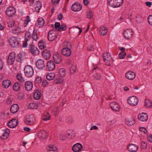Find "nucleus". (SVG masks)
Returning <instances> with one entry per match:
<instances>
[{"instance_id": "nucleus-1", "label": "nucleus", "mask_w": 152, "mask_h": 152, "mask_svg": "<svg viewBox=\"0 0 152 152\" xmlns=\"http://www.w3.org/2000/svg\"><path fill=\"white\" fill-rule=\"evenodd\" d=\"M109 5L113 8L120 7L123 2V0H107Z\"/></svg>"}, {"instance_id": "nucleus-2", "label": "nucleus", "mask_w": 152, "mask_h": 152, "mask_svg": "<svg viewBox=\"0 0 152 152\" xmlns=\"http://www.w3.org/2000/svg\"><path fill=\"white\" fill-rule=\"evenodd\" d=\"M24 71L25 75L28 77H31L34 73V70L30 65L26 66L24 68Z\"/></svg>"}, {"instance_id": "nucleus-3", "label": "nucleus", "mask_w": 152, "mask_h": 152, "mask_svg": "<svg viewBox=\"0 0 152 152\" xmlns=\"http://www.w3.org/2000/svg\"><path fill=\"white\" fill-rule=\"evenodd\" d=\"M35 118L32 115H30L26 116L25 118L24 123L28 125H33L35 122Z\"/></svg>"}, {"instance_id": "nucleus-4", "label": "nucleus", "mask_w": 152, "mask_h": 152, "mask_svg": "<svg viewBox=\"0 0 152 152\" xmlns=\"http://www.w3.org/2000/svg\"><path fill=\"white\" fill-rule=\"evenodd\" d=\"M138 101V99L134 96L129 97L127 100L128 103L132 106H135L137 105Z\"/></svg>"}, {"instance_id": "nucleus-5", "label": "nucleus", "mask_w": 152, "mask_h": 152, "mask_svg": "<svg viewBox=\"0 0 152 152\" xmlns=\"http://www.w3.org/2000/svg\"><path fill=\"white\" fill-rule=\"evenodd\" d=\"M29 50L33 54L36 55L39 53V51L38 49L30 42L28 47Z\"/></svg>"}, {"instance_id": "nucleus-6", "label": "nucleus", "mask_w": 152, "mask_h": 152, "mask_svg": "<svg viewBox=\"0 0 152 152\" xmlns=\"http://www.w3.org/2000/svg\"><path fill=\"white\" fill-rule=\"evenodd\" d=\"M55 30H51L49 31L48 38L49 41H52L57 38L58 35L55 33Z\"/></svg>"}, {"instance_id": "nucleus-7", "label": "nucleus", "mask_w": 152, "mask_h": 152, "mask_svg": "<svg viewBox=\"0 0 152 152\" xmlns=\"http://www.w3.org/2000/svg\"><path fill=\"white\" fill-rule=\"evenodd\" d=\"M9 42L12 47L15 48L19 45V43L16 37H12L9 39Z\"/></svg>"}, {"instance_id": "nucleus-8", "label": "nucleus", "mask_w": 152, "mask_h": 152, "mask_svg": "<svg viewBox=\"0 0 152 152\" xmlns=\"http://www.w3.org/2000/svg\"><path fill=\"white\" fill-rule=\"evenodd\" d=\"M133 33L131 29H127L123 32V35L124 37L128 39L132 38Z\"/></svg>"}, {"instance_id": "nucleus-9", "label": "nucleus", "mask_w": 152, "mask_h": 152, "mask_svg": "<svg viewBox=\"0 0 152 152\" xmlns=\"http://www.w3.org/2000/svg\"><path fill=\"white\" fill-rule=\"evenodd\" d=\"M16 12L15 9L12 7H10L7 8L6 11V13L9 17L12 16Z\"/></svg>"}, {"instance_id": "nucleus-10", "label": "nucleus", "mask_w": 152, "mask_h": 152, "mask_svg": "<svg viewBox=\"0 0 152 152\" xmlns=\"http://www.w3.org/2000/svg\"><path fill=\"white\" fill-rule=\"evenodd\" d=\"M15 58V54L14 52H11L10 54L7 59V62L9 65H11L13 64Z\"/></svg>"}, {"instance_id": "nucleus-11", "label": "nucleus", "mask_w": 152, "mask_h": 152, "mask_svg": "<svg viewBox=\"0 0 152 152\" xmlns=\"http://www.w3.org/2000/svg\"><path fill=\"white\" fill-rule=\"evenodd\" d=\"M53 58L54 62L57 64H59L62 60L61 55L57 53H54Z\"/></svg>"}, {"instance_id": "nucleus-12", "label": "nucleus", "mask_w": 152, "mask_h": 152, "mask_svg": "<svg viewBox=\"0 0 152 152\" xmlns=\"http://www.w3.org/2000/svg\"><path fill=\"white\" fill-rule=\"evenodd\" d=\"M110 106L111 109L116 112L118 111L120 109V106L116 102H112L110 103Z\"/></svg>"}, {"instance_id": "nucleus-13", "label": "nucleus", "mask_w": 152, "mask_h": 152, "mask_svg": "<svg viewBox=\"0 0 152 152\" xmlns=\"http://www.w3.org/2000/svg\"><path fill=\"white\" fill-rule=\"evenodd\" d=\"M36 66L39 69H42L45 66L44 61L43 60L38 59L36 62Z\"/></svg>"}, {"instance_id": "nucleus-14", "label": "nucleus", "mask_w": 152, "mask_h": 152, "mask_svg": "<svg viewBox=\"0 0 152 152\" xmlns=\"http://www.w3.org/2000/svg\"><path fill=\"white\" fill-rule=\"evenodd\" d=\"M46 67L48 70L53 71L55 68V65L53 61H49L47 62Z\"/></svg>"}, {"instance_id": "nucleus-15", "label": "nucleus", "mask_w": 152, "mask_h": 152, "mask_svg": "<svg viewBox=\"0 0 152 152\" xmlns=\"http://www.w3.org/2000/svg\"><path fill=\"white\" fill-rule=\"evenodd\" d=\"M83 146L80 143H77L74 145L72 147V150L74 152H79L81 151Z\"/></svg>"}, {"instance_id": "nucleus-16", "label": "nucleus", "mask_w": 152, "mask_h": 152, "mask_svg": "<svg viewBox=\"0 0 152 152\" xmlns=\"http://www.w3.org/2000/svg\"><path fill=\"white\" fill-rule=\"evenodd\" d=\"M126 78L129 80L133 79L135 77V74L133 72L128 71L125 74Z\"/></svg>"}, {"instance_id": "nucleus-17", "label": "nucleus", "mask_w": 152, "mask_h": 152, "mask_svg": "<svg viewBox=\"0 0 152 152\" xmlns=\"http://www.w3.org/2000/svg\"><path fill=\"white\" fill-rule=\"evenodd\" d=\"M138 146L134 144H130L128 147L127 149L130 152H135L138 150Z\"/></svg>"}, {"instance_id": "nucleus-18", "label": "nucleus", "mask_w": 152, "mask_h": 152, "mask_svg": "<svg viewBox=\"0 0 152 152\" xmlns=\"http://www.w3.org/2000/svg\"><path fill=\"white\" fill-rule=\"evenodd\" d=\"M61 53L63 55L66 57H68L71 55V51L70 48H65L62 50Z\"/></svg>"}, {"instance_id": "nucleus-19", "label": "nucleus", "mask_w": 152, "mask_h": 152, "mask_svg": "<svg viewBox=\"0 0 152 152\" xmlns=\"http://www.w3.org/2000/svg\"><path fill=\"white\" fill-rule=\"evenodd\" d=\"M82 6L78 3H75L72 6V10L74 12L78 11L80 10L82 8Z\"/></svg>"}, {"instance_id": "nucleus-20", "label": "nucleus", "mask_w": 152, "mask_h": 152, "mask_svg": "<svg viewBox=\"0 0 152 152\" xmlns=\"http://www.w3.org/2000/svg\"><path fill=\"white\" fill-rule=\"evenodd\" d=\"M37 136L40 139H45L47 137V133L45 130H40L37 133Z\"/></svg>"}, {"instance_id": "nucleus-21", "label": "nucleus", "mask_w": 152, "mask_h": 152, "mask_svg": "<svg viewBox=\"0 0 152 152\" xmlns=\"http://www.w3.org/2000/svg\"><path fill=\"white\" fill-rule=\"evenodd\" d=\"M18 124V120L15 119H13L9 122L8 126L10 128H14Z\"/></svg>"}, {"instance_id": "nucleus-22", "label": "nucleus", "mask_w": 152, "mask_h": 152, "mask_svg": "<svg viewBox=\"0 0 152 152\" xmlns=\"http://www.w3.org/2000/svg\"><path fill=\"white\" fill-rule=\"evenodd\" d=\"M42 55L46 59H48L51 56L50 51L48 50H44L42 52Z\"/></svg>"}, {"instance_id": "nucleus-23", "label": "nucleus", "mask_w": 152, "mask_h": 152, "mask_svg": "<svg viewBox=\"0 0 152 152\" xmlns=\"http://www.w3.org/2000/svg\"><path fill=\"white\" fill-rule=\"evenodd\" d=\"M138 118L140 120L142 121H145L148 118L147 115L145 113H142L139 114L138 115Z\"/></svg>"}, {"instance_id": "nucleus-24", "label": "nucleus", "mask_w": 152, "mask_h": 152, "mask_svg": "<svg viewBox=\"0 0 152 152\" xmlns=\"http://www.w3.org/2000/svg\"><path fill=\"white\" fill-rule=\"evenodd\" d=\"M25 87L27 91H31L33 88V83L30 81H27L25 83Z\"/></svg>"}, {"instance_id": "nucleus-25", "label": "nucleus", "mask_w": 152, "mask_h": 152, "mask_svg": "<svg viewBox=\"0 0 152 152\" xmlns=\"http://www.w3.org/2000/svg\"><path fill=\"white\" fill-rule=\"evenodd\" d=\"M19 109L18 105L17 104H15L11 106L10 110L12 113L14 114L18 111Z\"/></svg>"}, {"instance_id": "nucleus-26", "label": "nucleus", "mask_w": 152, "mask_h": 152, "mask_svg": "<svg viewBox=\"0 0 152 152\" xmlns=\"http://www.w3.org/2000/svg\"><path fill=\"white\" fill-rule=\"evenodd\" d=\"M11 84V81L9 80H4L2 83L3 87L6 88H8Z\"/></svg>"}, {"instance_id": "nucleus-27", "label": "nucleus", "mask_w": 152, "mask_h": 152, "mask_svg": "<svg viewBox=\"0 0 152 152\" xmlns=\"http://www.w3.org/2000/svg\"><path fill=\"white\" fill-rule=\"evenodd\" d=\"M41 96V93L39 90H36L34 92V98L36 100L39 99Z\"/></svg>"}, {"instance_id": "nucleus-28", "label": "nucleus", "mask_w": 152, "mask_h": 152, "mask_svg": "<svg viewBox=\"0 0 152 152\" xmlns=\"http://www.w3.org/2000/svg\"><path fill=\"white\" fill-rule=\"evenodd\" d=\"M37 26L38 27L40 28L44 26L45 24L44 20L42 18H39L37 20Z\"/></svg>"}, {"instance_id": "nucleus-29", "label": "nucleus", "mask_w": 152, "mask_h": 152, "mask_svg": "<svg viewBox=\"0 0 152 152\" xmlns=\"http://www.w3.org/2000/svg\"><path fill=\"white\" fill-rule=\"evenodd\" d=\"M107 28L105 27H102L99 30V32L100 34L102 36L105 35L107 33Z\"/></svg>"}, {"instance_id": "nucleus-30", "label": "nucleus", "mask_w": 152, "mask_h": 152, "mask_svg": "<svg viewBox=\"0 0 152 152\" xmlns=\"http://www.w3.org/2000/svg\"><path fill=\"white\" fill-rule=\"evenodd\" d=\"M47 150L48 151H53L56 152L57 151V149L56 147L53 145H48L47 148Z\"/></svg>"}, {"instance_id": "nucleus-31", "label": "nucleus", "mask_w": 152, "mask_h": 152, "mask_svg": "<svg viewBox=\"0 0 152 152\" xmlns=\"http://www.w3.org/2000/svg\"><path fill=\"white\" fill-rule=\"evenodd\" d=\"M25 39H28V41L32 43V37L29 31H26L25 34Z\"/></svg>"}, {"instance_id": "nucleus-32", "label": "nucleus", "mask_w": 152, "mask_h": 152, "mask_svg": "<svg viewBox=\"0 0 152 152\" xmlns=\"http://www.w3.org/2000/svg\"><path fill=\"white\" fill-rule=\"evenodd\" d=\"M20 88V84L18 82H16L13 86V89L15 91H18Z\"/></svg>"}, {"instance_id": "nucleus-33", "label": "nucleus", "mask_w": 152, "mask_h": 152, "mask_svg": "<svg viewBox=\"0 0 152 152\" xmlns=\"http://www.w3.org/2000/svg\"><path fill=\"white\" fill-rule=\"evenodd\" d=\"M16 77L19 81L21 82L24 83L25 82L24 78L21 74L18 73L16 75Z\"/></svg>"}, {"instance_id": "nucleus-34", "label": "nucleus", "mask_w": 152, "mask_h": 152, "mask_svg": "<svg viewBox=\"0 0 152 152\" xmlns=\"http://www.w3.org/2000/svg\"><path fill=\"white\" fill-rule=\"evenodd\" d=\"M50 115L49 113L47 112H45L44 114L43 120L45 121H47L50 120Z\"/></svg>"}, {"instance_id": "nucleus-35", "label": "nucleus", "mask_w": 152, "mask_h": 152, "mask_svg": "<svg viewBox=\"0 0 152 152\" xmlns=\"http://www.w3.org/2000/svg\"><path fill=\"white\" fill-rule=\"evenodd\" d=\"M34 30L35 29H34L33 31V32L32 34V40L35 41H37L38 39L37 36V32L36 31H35Z\"/></svg>"}, {"instance_id": "nucleus-36", "label": "nucleus", "mask_w": 152, "mask_h": 152, "mask_svg": "<svg viewBox=\"0 0 152 152\" xmlns=\"http://www.w3.org/2000/svg\"><path fill=\"white\" fill-rule=\"evenodd\" d=\"M55 77V75L54 74L50 73L47 75L46 77L48 80H52L54 79Z\"/></svg>"}, {"instance_id": "nucleus-37", "label": "nucleus", "mask_w": 152, "mask_h": 152, "mask_svg": "<svg viewBox=\"0 0 152 152\" xmlns=\"http://www.w3.org/2000/svg\"><path fill=\"white\" fill-rule=\"evenodd\" d=\"M106 58H104V61L107 65L109 66L112 60L110 56H108V58L106 57Z\"/></svg>"}, {"instance_id": "nucleus-38", "label": "nucleus", "mask_w": 152, "mask_h": 152, "mask_svg": "<svg viewBox=\"0 0 152 152\" xmlns=\"http://www.w3.org/2000/svg\"><path fill=\"white\" fill-rule=\"evenodd\" d=\"M136 21L138 23H141L143 19V18L141 14H139L136 17Z\"/></svg>"}, {"instance_id": "nucleus-39", "label": "nucleus", "mask_w": 152, "mask_h": 152, "mask_svg": "<svg viewBox=\"0 0 152 152\" xmlns=\"http://www.w3.org/2000/svg\"><path fill=\"white\" fill-rule=\"evenodd\" d=\"M12 31L14 33H18L21 31V28L19 26H16L15 28H13Z\"/></svg>"}, {"instance_id": "nucleus-40", "label": "nucleus", "mask_w": 152, "mask_h": 152, "mask_svg": "<svg viewBox=\"0 0 152 152\" xmlns=\"http://www.w3.org/2000/svg\"><path fill=\"white\" fill-rule=\"evenodd\" d=\"M59 75L61 77H63L66 74V71L64 68H61L59 70Z\"/></svg>"}, {"instance_id": "nucleus-41", "label": "nucleus", "mask_w": 152, "mask_h": 152, "mask_svg": "<svg viewBox=\"0 0 152 152\" xmlns=\"http://www.w3.org/2000/svg\"><path fill=\"white\" fill-rule=\"evenodd\" d=\"M126 123L130 126L134 124L135 121L133 119H131L130 120L126 119Z\"/></svg>"}, {"instance_id": "nucleus-42", "label": "nucleus", "mask_w": 152, "mask_h": 152, "mask_svg": "<svg viewBox=\"0 0 152 152\" xmlns=\"http://www.w3.org/2000/svg\"><path fill=\"white\" fill-rule=\"evenodd\" d=\"M145 105L147 107L151 108L152 107V103L150 101L146 100L145 102Z\"/></svg>"}, {"instance_id": "nucleus-43", "label": "nucleus", "mask_w": 152, "mask_h": 152, "mask_svg": "<svg viewBox=\"0 0 152 152\" xmlns=\"http://www.w3.org/2000/svg\"><path fill=\"white\" fill-rule=\"evenodd\" d=\"M70 73H74L76 70V67L75 65H72L70 68Z\"/></svg>"}, {"instance_id": "nucleus-44", "label": "nucleus", "mask_w": 152, "mask_h": 152, "mask_svg": "<svg viewBox=\"0 0 152 152\" xmlns=\"http://www.w3.org/2000/svg\"><path fill=\"white\" fill-rule=\"evenodd\" d=\"M67 29V26L65 24H61L60 26V28H59V31H63L66 30Z\"/></svg>"}, {"instance_id": "nucleus-45", "label": "nucleus", "mask_w": 152, "mask_h": 152, "mask_svg": "<svg viewBox=\"0 0 152 152\" xmlns=\"http://www.w3.org/2000/svg\"><path fill=\"white\" fill-rule=\"evenodd\" d=\"M30 42L28 41V39H24V41L23 42V48H26L27 47L28 44L29 45Z\"/></svg>"}, {"instance_id": "nucleus-46", "label": "nucleus", "mask_w": 152, "mask_h": 152, "mask_svg": "<svg viewBox=\"0 0 152 152\" xmlns=\"http://www.w3.org/2000/svg\"><path fill=\"white\" fill-rule=\"evenodd\" d=\"M54 83L56 84H61L63 83V80L61 79L57 78L54 80Z\"/></svg>"}, {"instance_id": "nucleus-47", "label": "nucleus", "mask_w": 152, "mask_h": 152, "mask_svg": "<svg viewBox=\"0 0 152 152\" xmlns=\"http://www.w3.org/2000/svg\"><path fill=\"white\" fill-rule=\"evenodd\" d=\"M36 104L31 103L29 104L28 105V108L31 109H36L37 107L36 106Z\"/></svg>"}, {"instance_id": "nucleus-48", "label": "nucleus", "mask_w": 152, "mask_h": 152, "mask_svg": "<svg viewBox=\"0 0 152 152\" xmlns=\"http://www.w3.org/2000/svg\"><path fill=\"white\" fill-rule=\"evenodd\" d=\"M64 45L66 47V48H71L72 47L71 43L68 41H66L64 42Z\"/></svg>"}, {"instance_id": "nucleus-49", "label": "nucleus", "mask_w": 152, "mask_h": 152, "mask_svg": "<svg viewBox=\"0 0 152 152\" xmlns=\"http://www.w3.org/2000/svg\"><path fill=\"white\" fill-rule=\"evenodd\" d=\"M23 59V57L22 56V54H19L17 56L16 60L18 62H20Z\"/></svg>"}, {"instance_id": "nucleus-50", "label": "nucleus", "mask_w": 152, "mask_h": 152, "mask_svg": "<svg viewBox=\"0 0 152 152\" xmlns=\"http://www.w3.org/2000/svg\"><path fill=\"white\" fill-rule=\"evenodd\" d=\"M125 52L124 51H123L119 53V57L120 59H122L125 57Z\"/></svg>"}, {"instance_id": "nucleus-51", "label": "nucleus", "mask_w": 152, "mask_h": 152, "mask_svg": "<svg viewBox=\"0 0 152 152\" xmlns=\"http://www.w3.org/2000/svg\"><path fill=\"white\" fill-rule=\"evenodd\" d=\"M60 24L59 22H56L55 23V27L56 29L59 31V28L60 27Z\"/></svg>"}, {"instance_id": "nucleus-52", "label": "nucleus", "mask_w": 152, "mask_h": 152, "mask_svg": "<svg viewBox=\"0 0 152 152\" xmlns=\"http://www.w3.org/2000/svg\"><path fill=\"white\" fill-rule=\"evenodd\" d=\"M42 81V78L40 77H37L35 80V82L36 83H40Z\"/></svg>"}, {"instance_id": "nucleus-53", "label": "nucleus", "mask_w": 152, "mask_h": 152, "mask_svg": "<svg viewBox=\"0 0 152 152\" xmlns=\"http://www.w3.org/2000/svg\"><path fill=\"white\" fill-rule=\"evenodd\" d=\"M148 21L149 24L152 26V15H150L148 18Z\"/></svg>"}, {"instance_id": "nucleus-54", "label": "nucleus", "mask_w": 152, "mask_h": 152, "mask_svg": "<svg viewBox=\"0 0 152 152\" xmlns=\"http://www.w3.org/2000/svg\"><path fill=\"white\" fill-rule=\"evenodd\" d=\"M10 133V130L8 128H6L5 129V130H4V134L5 135L7 136H8L9 134Z\"/></svg>"}, {"instance_id": "nucleus-55", "label": "nucleus", "mask_w": 152, "mask_h": 152, "mask_svg": "<svg viewBox=\"0 0 152 152\" xmlns=\"http://www.w3.org/2000/svg\"><path fill=\"white\" fill-rule=\"evenodd\" d=\"M147 143L145 141H143L141 143V148L142 149H145L147 147Z\"/></svg>"}, {"instance_id": "nucleus-56", "label": "nucleus", "mask_w": 152, "mask_h": 152, "mask_svg": "<svg viewBox=\"0 0 152 152\" xmlns=\"http://www.w3.org/2000/svg\"><path fill=\"white\" fill-rule=\"evenodd\" d=\"M15 24V22L13 21H9L8 23V26L9 27H12L14 26Z\"/></svg>"}, {"instance_id": "nucleus-57", "label": "nucleus", "mask_w": 152, "mask_h": 152, "mask_svg": "<svg viewBox=\"0 0 152 152\" xmlns=\"http://www.w3.org/2000/svg\"><path fill=\"white\" fill-rule=\"evenodd\" d=\"M94 78L96 80H100L101 78V77L100 74L98 73H96L94 75Z\"/></svg>"}, {"instance_id": "nucleus-58", "label": "nucleus", "mask_w": 152, "mask_h": 152, "mask_svg": "<svg viewBox=\"0 0 152 152\" xmlns=\"http://www.w3.org/2000/svg\"><path fill=\"white\" fill-rule=\"evenodd\" d=\"M108 56H110V53L108 52L107 53H104L103 54V59H104V58H106V57L108 58Z\"/></svg>"}, {"instance_id": "nucleus-59", "label": "nucleus", "mask_w": 152, "mask_h": 152, "mask_svg": "<svg viewBox=\"0 0 152 152\" xmlns=\"http://www.w3.org/2000/svg\"><path fill=\"white\" fill-rule=\"evenodd\" d=\"M59 1L60 0H51L52 4L55 5L57 4L58 3Z\"/></svg>"}, {"instance_id": "nucleus-60", "label": "nucleus", "mask_w": 152, "mask_h": 152, "mask_svg": "<svg viewBox=\"0 0 152 152\" xmlns=\"http://www.w3.org/2000/svg\"><path fill=\"white\" fill-rule=\"evenodd\" d=\"M87 15L88 18L91 19L92 16V13L91 12L88 11L87 12Z\"/></svg>"}, {"instance_id": "nucleus-61", "label": "nucleus", "mask_w": 152, "mask_h": 152, "mask_svg": "<svg viewBox=\"0 0 152 152\" xmlns=\"http://www.w3.org/2000/svg\"><path fill=\"white\" fill-rule=\"evenodd\" d=\"M140 130L141 131L143 132L145 134H146L147 133V131L145 128L142 127H140Z\"/></svg>"}, {"instance_id": "nucleus-62", "label": "nucleus", "mask_w": 152, "mask_h": 152, "mask_svg": "<svg viewBox=\"0 0 152 152\" xmlns=\"http://www.w3.org/2000/svg\"><path fill=\"white\" fill-rule=\"evenodd\" d=\"M35 4L37 5L36 7H39L41 8L42 6L41 3L39 1H36Z\"/></svg>"}, {"instance_id": "nucleus-63", "label": "nucleus", "mask_w": 152, "mask_h": 152, "mask_svg": "<svg viewBox=\"0 0 152 152\" xmlns=\"http://www.w3.org/2000/svg\"><path fill=\"white\" fill-rule=\"evenodd\" d=\"M59 138L60 140H64L66 139V137L64 135H60L59 137Z\"/></svg>"}, {"instance_id": "nucleus-64", "label": "nucleus", "mask_w": 152, "mask_h": 152, "mask_svg": "<svg viewBox=\"0 0 152 152\" xmlns=\"http://www.w3.org/2000/svg\"><path fill=\"white\" fill-rule=\"evenodd\" d=\"M12 99L11 98H9L8 99L7 101V103L8 104H10L12 103Z\"/></svg>"}]
</instances>
